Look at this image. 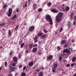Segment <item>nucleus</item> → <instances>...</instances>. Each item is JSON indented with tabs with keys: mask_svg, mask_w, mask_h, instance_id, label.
Returning <instances> with one entry per match:
<instances>
[{
	"mask_svg": "<svg viewBox=\"0 0 76 76\" xmlns=\"http://www.w3.org/2000/svg\"><path fill=\"white\" fill-rule=\"evenodd\" d=\"M63 15V13L61 12H59L58 15L56 16V21L57 22L59 23L61 20V18L62 16Z\"/></svg>",
	"mask_w": 76,
	"mask_h": 76,
	"instance_id": "nucleus-1",
	"label": "nucleus"
},
{
	"mask_svg": "<svg viewBox=\"0 0 76 76\" xmlns=\"http://www.w3.org/2000/svg\"><path fill=\"white\" fill-rule=\"evenodd\" d=\"M45 18L47 20H49V22L50 25H53V20H52V19L51 18L50 16L48 15L46 16Z\"/></svg>",
	"mask_w": 76,
	"mask_h": 76,
	"instance_id": "nucleus-2",
	"label": "nucleus"
},
{
	"mask_svg": "<svg viewBox=\"0 0 76 76\" xmlns=\"http://www.w3.org/2000/svg\"><path fill=\"white\" fill-rule=\"evenodd\" d=\"M8 16L9 17H10V16H11L12 13V9L11 8H10L8 10Z\"/></svg>",
	"mask_w": 76,
	"mask_h": 76,
	"instance_id": "nucleus-3",
	"label": "nucleus"
},
{
	"mask_svg": "<svg viewBox=\"0 0 76 76\" xmlns=\"http://www.w3.org/2000/svg\"><path fill=\"white\" fill-rule=\"evenodd\" d=\"M63 52L64 53H66L67 54H70V51L68 49H65L64 50Z\"/></svg>",
	"mask_w": 76,
	"mask_h": 76,
	"instance_id": "nucleus-4",
	"label": "nucleus"
},
{
	"mask_svg": "<svg viewBox=\"0 0 76 76\" xmlns=\"http://www.w3.org/2000/svg\"><path fill=\"white\" fill-rule=\"evenodd\" d=\"M9 67V69L10 70L12 71V72H13V71H14L16 69V67H12V66H10Z\"/></svg>",
	"mask_w": 76,
	"mask_h": 76,
	"instance_id": "nucleus-5",
	"label": "nucleus"
},
{
	"mask_svg": "<svg viewBox=\"0 0 76 76\" xmlns=\"http://www.w3.org/2000/svg\"><path fill=\"white\" fill-rule=\"evenodd\" d=\"M34 29H35V27L34 26H32L29 28V31H31V32H32V31L34 30Z\"/></svg>",
	"mask_w": 76,
	"mask_h": 76,
	"instance_id": "nucleus-6",
	"label": "nucleus"
},
{
	"mask_svg": "<svg viewBox=\"0 0 76 76\" xmlns=\"http://www.w3.org/2000/svg\"><path fill=\"white\" fill-rule=\"evenodd\" d=\"M13 60L14 62H16L18 61V58L16 57H14L13 58Z\"/></svg>",
	"mask_w": 76,
	"mask_h": 76,
	"instance_id": "nucleus-7",
	"label": "nucleus"
},
{
	"mask_svg": "<svg viewBox=\"0 0 76 76\" xmlns=\"http://www.w3.org/2000/svg\"><path fill=\"white\" fill-rule=\"evenodd\" d=\"M53 55H49L47 57L48 59H50V60L53 58Z\"/></svg>",
	"mask_w": 76,
	"mask_h": 76,
	"instance_id": "nucleus-8",
	"label": "nucleus"
},
{
	"mask_svg": "<svg viewBox=\"0 0 76 76\" xmlns=\"http://www.w3.org/2000/svg\"><path fill=\"white\" fill-rule=\"evenodd\" d=\"M58 66V65H57V64H54L53 65V69H57Z\"/></svg>",
	"mask_w": 76,
	"mask_h": 76,
	"instance_id": "nucleus-9",
	"label": "nucleus"
},
{
	"mask_svg": "<svg viewBox=\"0 0 76 76\" xmlns=\"http://www.w3.org/2000/svg\"><path fill=\"white\" fill-rule=\"evenodd\" d=\"M37 4H34L33 8L34 10H35L36 9V7H37Z\"/></svg>",
	"mask_w": 76,
	"mask_h": 76,
	"instance_id": "nucleus-10",
	"label": "nucleus"
},
{
	"mask_svg": "<svg viewBox=\"0 0 76 76\" xmlns=\"http://www.w3.org/2000/svg\"><path fill=\"white\" fill-rule=\"evenodd\" d=\"M33 53H36L37 51V48H34L32 50Z\"/></svg>",
	"mask_w": 76,
	"mask_h": 76,
	"instance_id": "nucleus-11",
	"label": "nucleus"
},
{
	"mask_svg": "<svg viewBox=\"0 0 76 76\" xmlns=\"http://www.w3.org/2000/svg\"><path fill=\"white\" fill-rule=\"evenodd\" d=\"M42 33L41 32H39L37 34V36L39 37H41V36H42Z\"/></svg>",
	"mask_w": 76,
	"mask_h": 76,
	"instance_id": "nucleus-12",
	"label": "nucleus"
},
{
	"mask_svg": "<svg viewBox=\"0 0 76 76\" xmlns=\"http://www.w3.org/2000/svg\"><path fill=\"white\" fill-rule=\"evenodd\" d=\"M33 64L34 62L33 61H32L28 64V65L29 66H33Z\"/></svg>",
	"mask_w": 76,
	"mask_h": 76,
	"instance_id": "nucleus-13",
	"label": "nucleus"
},
{
	"mask_svg": "<svg viewBox=\"0 0 76 76\" xmlns=\"http://www.w3.org/2000/svg\"><path fill=\"white\" fill-rule=\"evenodd\" d=\"M51 11L52 12H54V13H57V12H58L55 9H53L51 10Z\"/></svg>",
	"mask_w": 76,
	"mask_h": 76,
	"instance_id": "nucleus-14",
	"label": "nucleus"
},
{
	"mask_svg": "<svg viewBox=\"0 0 76 76\" xmlns=\"http://www.w3.org/2000/svg\"><path fill=\"white\" fill-rule=\"evenodd\" d=\"M38 76H42L43 72H40L38 73Z\"/></svg>",
	"mask_w": 76,
	"mask_h": 76,
	"instance_id": "nucleus-15",
	"label": "nucleus"
},
{
	"mask_svg": "<svg viewBox=\"0 0 76 76\" xmlns=\"http://www.w3.org/2000/svg\"><path fill=\"white\" fill-rule=\"evenodd\" d=\"M66 42L65 40H62L61 41V45H62L63 44H65Z\"/></svg>",
	"mask_w": 76,
	"mask_h": 76,
	"instance_id": "nucleus-16",
	"label": "nucleus"
},
{
	"mask_svg": "<svg viewBox=\"0 0 76 76\" xmlns=\"http://www.w3.org/2000/svg\"><path fill=\"white\" fill-rule=\"evenodd\" d=\"M76 57H74V58H73L72 59V61L73 62H74L76 60Z\"/></svg>",
	"mask_w": 76,
	"mask_h": 76,
	"instance_id": "nucleus-17",
	"label": "nucleus"
},
{
	"mask_svg": "<svg viewBox=\"0 0 76 76\" xmlns=\"http://www.w3.org/2000/svg\"><path fill=\"white\" fill-rule=\"evenodd\" d=\"M8 32L9 35H10L12 34V32H11V31L10 30H9Z\"/></svg>",
	"mask_w": 76,
	"mask_h": 76,
	"instance_id": "nucleus-18",
	"label": "nucleus"
},
{
	"mask_svg": "<svg viewBox=\"0 0 76 76\" xmlns=\"http://www.w3.org/2000/svg\"><path fill=\"white\" fill-rule=\"evenodd\" d=\"M65 10L66 11H69V7H66Z\"/></svg>",
	"mask_w": 76,
	"mask_h": 76,
	"instance_id": "nucleus-19",
	"label": "nucleus"
},
{
	"mask_svg": "<svg viewBox=\"0 0 76 76\" xmlns=\"http://www.w3.org/2000/svg\"><path fill=\"white\" fill-rule=\"evenodd\" d=\"M26 76V73L25 72H23L21 75V76Z\"/></svg>",
	"mask_w": 76,
	"mask_h": 76,
	"instance_id": "nucleus-20",
	"label": "nucleus"
},
{
	"mask_svg": "<svg viewBox=\"0 0 76 76\" xmlns=\"http://www.w3.org/2000/svg\"><path fill=\"white\" fill-rule=\"evenodd\" d=\"M45 37H46V34H44V35H42L41 37L42 38H44Z\"/></svg>",
	"mask_w": 76,
	"mask_h": 76,
	"instance_id": "nucleus-21",
	"label": "nucleus"
},
{
	"mask_svg": "<svg viewBox=\"0 0 76 76\" xmlns=\"http://www.w3.org/2000/svg\"><path fill=\"white\" fill-rule=\"evenodd\" d=\"M43 31L45 33H47L48 32V31L45 29H44Z\"/></svg>",
	"mask_w": 76,
	"mask_h": 76,
	"instance_id": "nucleus-22",
	"label": "nucleus"
},
{
	"mask_svg": "<svg viewBox=\"0 0 76 76\" xmlns=\"http://www.w3.org/2000/svg\"><path fill=\"white\" fill-rule=\"evenodd\" d=\"M4 25H5V23H3L0 24V26H4Z\"/></svg>",
	"mask_w": 76,
	"mask_h": 76,
	"instance_id": "nucleus-23",
	"label": "nucleus"
},
{
	"mask_svg": "<svg viewBox=\"0 0 76 76\" xmlns=\"http://www.w3.org/2000/svg\"><path fill=\"white\" fill-rule=\"evenodd\" d=\"M25 6H23V7L24 8L25 7H26L27 6V2L26 1V4L24 5Z\"/></svg>",
	"mask_w": 76,
	"mask_h": 76,
	"instance_id": "nucleus-24",
	"label": "nucleus"
},
{
	"mask_svg": "<svg viewBox=\"0 0 76 76\" xmlns=\"http://www.w3.org/2000/svg\"><path fill=\"white\" fill-rule=\"evenodd\" d=\"M63 30V27H61L59 30V32H61Z\"/></svg>",
	"mask_w": 76,
	"mask_h": 76,
	"instance_id": "nucleus-25",
	"label": "nucleus"
},
{
	"mask_svg": "<svg viewBox=\"0 0 76 76\" xmlns=\"http://www.w3.org/2000/svg\"><path fill=\"white\" fill-rule=\"evenodd\" d=\"M23 45H24V43H23L20 46V48H23Z\"/></svg>",
	"mask_w": 76,
	"mask_h": 76,
	"instance_id": "nucleus-26",
	"label": "nucleus"
},
{
	"mask_svg": "<svg viewBox=\"0 0 76 76\" xmlns=\"http://www.w3.org/2000/svg\"><path fill=\"white\" fill-rule=\"evenodd\" d=\"M32 44H30L29 46V47L30 48H32Z\"/></svg>",
	"mask_w": 76,
	"mask_h": 76,
	"instance_id": "nucleus-27",
	"label": "nucleus"
},
{
	"mask_svg": "<svg viewBox=\"0 0 76 76\" xmlns=\"http://www.w3.org/2000/svg\"><path fill=\"white\" fill-rule=\"evenodd\" d=\"M4 65H5V67H6V66H7V62H4Z\"/></svg>",
	"mask_w": 76,
	"mask_h": 76,
	"instance_id": "nucleus-28",
	"label": "nucleus"
},
{
	"mask_svg": "<svg viewBox=\"0 0 76 76\" xmlns=\"http://www.w3.org/2000/svg\"><path fill=\"white\" fill-rule=\"evenodd\" d=\"M48 6H51V3L50 2H49L48 4Z\"/></svg>",
	"mask_w": 76,
	"mask_h": 76,
	"instance_id": "nucleus-29",
	"label": "nucleus"
},
{
	"mask_svg": "<svg viewBox=\"0 0 76 76\" xmlns=\"http://www.w3.org/2000/svg\"><path fill=\"white\" fill-rule=\"evenodd\" d=\"M16 18V15H15L14 16V17H13V18H12V20H14V19L15 18Z\"/></svg>",
	"mask_w": 76,
	"mask_h": 76,
	"instance_id": "nucleus-30",
	"label": "nucleus"
},
{
	"mask_svg": "<svg viewBox=\"0 0 76 76\" xmlns=\"http://www.w3.org/2000/svg\"><path fill=\"white\" fill-rule=\"evenodd\" d=\"M67 47V44H65L64 46V47L65 48H66V47Z\"/></svg>",
	"mask_w": 76,
	"mask_h": 76,
	"instance_id": "nucleus-31",
	"label": "nucleus"
},
{
	"mask_svg": "<svg viewBox=\"0 0 76 76\" xmlns=\"http://www.w3.org/2000/svg\"><path fill=\"white\" fill-rule=\"evenodd\" d=\"M18 67L19 68H21L22 67V64L19 65L18 66Z\"/></svg>",
	"mask_w": 76,
	"mask_h": 76,
	"instance_id": "nucleus-32",
	"label": "nucleus"
},
{
	"mask_svg": "<svg viewBox=\"0 0 76 76\" xmlns=\"http://www.w3.org/2000/svg\"><path fill=\"white\" fill-rule=\"evenodd\" d=\"M6 7H7V5L5 4V5H4L3 7L4 9H5Z\"/></svg>",
	"mask_w": 76,
	"mask_h": 76,
	"instance_id": "nucleus-33",
	"label": "nucleus"
},
{
	"mask_svg": "<svg viewBox=\"0 0 76 76\" xmlns=\"http://www.w3.org/2000/svg\"><path fill=\"white\" fill-rule=\"evenodd\" d=\"M18 25H17L16 27H15V30H17L18 29Z\"/></svg>",
	"mask_w": 76,
	"mask_h": 76,
	"instance_id": "nucleus-34",
	"label": "nucleus"
},
{
	"mask_svg": "<svg viewBox=\"0 0 76 76\" xmlns=\"http://www.w3.org/2000/svg\"><path fill=\"white\" fill-rule=\"evenodd\" d=\"M57 49L58 50H60L61 48L60 47V46H58L57 48Z\"/></svg>",
	"mask_w": 76,
	"mask_h": 76,
	"instance_id": "nucleus-35",
	"label": "nucleus"
},
{
	"mask_svg": "<svg viewBox=\"0 0 76 76\" xmlns=\"http://www.w3.org/2000/svg\"><path fill=\"white\" fill-rule=\"evenodd\" d=\"M12 66H16V64L15 63H13L12 64Z\"/></svg>",
	"mask_w": 76,
	"mask_h": 76,
	"instance_id": "nucleus-36",
	"label": "nucleus"
},
{
	"mask_svg": "<svg viewBox=\"0 0 76 76\" xmlns=\"http://www.w3.org/2000/svg\"><path fill=\"white\" fill-rule=\"evenodd\" d=\"M75 63L72 64H71V66H72V67H73V66H74V65H75Z\"/></svg>",
	"mask_w": 76,
	"mask_h": 76,
	"instance_id": "nucleus-37",
	"label": "nucleus"
},
{
	"mask_svg": "<svg viewBox=\"0 0 76 76\" xmlns=\"http://www.w3.org/2000/svg\"><path fill=\"white\" fill-rule=\"evenodd\" d=\"M37 36H36V37H35V38H34V40H36V39H37Z\"/></svg>",
	"mask_w": 76,
	"mask_h": 76,
	"instance_id": "nucleus-38",
	"label": "nucleus"
},
{
	"mask_svg": "<svg viewBox=\"0 0 76 76\" xmlns=\"http://www.w3.org/2000/svg\"><path fill=\"white\" fill-rule=\"evenodd\" d=\"M34 47H37V44H36L33 45Z\"/></svg>",
	"mask_w": 76,
	"mask_h": 76,
	"instance_id": "nucleus-39",
	"label": "nucleus"
},
{
	"mask_svg": "<svg viewBox=\"0 0 76 76\" xmlns=\"http://www.w3.org/2000/svg\"><path fill=\"white\" fill-rule=\"evenodd\" d=\"M42 10V9H39L38 10V11L39 12H40V11H41Z\"/></svg>",
	"mask_w": 76,
	"mask_h": 76,
	"instance_id": "nucleus-40",
	"label": "nucleus"
},
{
	"mask_svg": "<svg viewBox=\"0 0 76 76\" xmlns=\"http://www.w3.org/2000/svg\"><path fill=\"white\" fill-rule=\"evenodd\" d=\"M25 69H26V66H25L23 67V71H24V70H25Z\"/></svg>",
	"mask_w": 76,
	"mask_h": 76,
	"instance_id": "nucleus-41",
	"label": "nucleus"
},
{
	"mask_svg": "<svg viewBox=\"0 0 76 76\" xmlns=\"http://www.w3.org/2000/svg\"><path fill=\"white\" fill-rule=\"evenodd\" d=\"M8 76H13V75L12 74H9Z\"/></svg>",
	"mask_w": 76,
	"mask_h": 76,
	"instance_id": "nucleus-42",
	"label": "nucleus"
},
{
	"mask_svg": "<svg viewBox=\"0 0 76 76\" xmlns=\"http://www.w3.org/2000/svg\"><path fill=\"white\" fill-rule=\"evenodd\" d=\"M13 53V52L12 51H11V53H10V55H12Z\"/></svg>",
	"mask_w": 76,
	"mask_h": 76,
	"instance_id": "nucleus-43",
	"label": "nucleus"
},
{
	"mask_svg": "<svg viewBox=\"0 0 76 76\" xmlns=\"http://www.w3.org/2000/svg\"><path fill=\"white\" fill-rule=\"evenodd\" d=\"M62 10L64 12H65V11H66V10H65L64 8H62Z\"/></svg>",
	"mask_w": 76,
	"mask_h": 76,
	"instance_id": "nucleus-44",
	"label": "nucleus"
},
{
	"mask_svg": "<svg viewBox=\"0 0 76 76\" xmlns=\"http://www.w3.org/2000/svg\"><path fill=\"white\" fill-rule=\"evenodd\" d=\"M75 24H76V21H75L73 23V25H75Z\"/></svg>",
	"mask_w": 76,
	"mask_h": 76,
	"instance_id": "nucleus-45",
	"label": "nucleus"
},
{
	"mask_svg": "<svg viewBox=\"0 0 76 76\" xmlns=\"http://www.w3.org/2000/svg\"><path fill=\"white\" fill-rule=\"evenodd\" d=\"M66 66L67 67H69V66H70V64H67L66 65Z\"/></svg>",
	"mask_w": 76,
	"mask_h": 76,
	"instance_id": "nucleus-46",
	"label": "nucleus"
},
{
	"mask_svg": "<svg viewBox=\"0 0 76 76\" xmlns=\"http://www.w3.org/2000/svg\"><path fill=\"white\" fill-rule=\"evenodd\" d=\"M74 19H75V20H76V15H75V17H74Z\"/></svg>",
	"mask_w": 76,
	"mask_h": 76,
	"instance_id": "nucleus-47",
	"label": "nucleus"
},
{
	"mask_svg": "<svg viewBox=\"0 0 76 76\" xmlns=\"http://www.w3.org/2000/svg\"><path fill=\"white\" fill-rule=\"evenodd\" d=\"M28 50H26L25 51L26 53H28Z\"/></svg>",
	"mask_w": 76,
	"mask_h": 76,
	"instance_id": "nucleus-48",
	"label": "nucleus"
},
{
	"mask_svg": "<svg viewBox=\"0 0 76 76\" xmlns=\"http://www.w3.org/2000/svg\"><path fill=\"white\" fill-rule=\"evenodd\" d=\"M38 54L39 55H41V52H39Z\"/></svg>",
	"mask_w": 76,
	"mask_h": 76,
	"instance_id": "nucleus-49",
	"label": "nucleus"
},
{
	"mask_svg": "<svg viewBox=\"0 0 76 76\" xmlns=\"http://www.w3.org/2000/svg\"><path fill=\"white\" fill-rule=\"evenodd\" d=\"M61 56H60V57H59V60H61Z\"/></svg>",
	"mask_w": 76,
	"mask_h": 76,
	"instance_id": "nucleus-50",
	"label": "nucleus"
},
{
	"mask_svg": "<svg viewBox=\"0 0 76 76\" xmlns=\"http://www.w3.org/2000/svg\"><path fill=\"white\" fill-rule=\"evenodd\" d=\"M69 50H71V51H73V49H72V48H69Z\"/></svg>",
	"mask_w": 76,
	"mask_h": 76,
	"instance_id": "nucleus-51",
	"label": "nucleus"
},
{
	"mask_svg": "<svg viewBox=\"0 0 76 76\" xmlns=\"http://www.w3.org/2000/svg\"><path fill=\"white\" fill-rule=\"evenodd\" d=\"M52 70H53V72H55V71L54 69H53Z\"/></svg>",
	"mask_w": 76,
	"mask_h": 76,
	"instance_id": "nucleus-52",
	"label": "nucleus"
},
{
	"mask_svg": "<svg viewBox=\"0 0 76 76\" xmlns=\"http://www.w3.org/2000/svg\"><path fill=\"white\" fill-rule=\"evenodd\" d=\"M16 12H19V9H17V10H16Z\"/></svg>",
	"mask_w": 76,
	"mask_h": 76,
	"instance_id": "nucleus-53",
	"label": "nucleus"
},
{
	"mask_svg": "<svg viewBox=\"0 0 76 76\" xmlns=\"http://www.w3.org/2000/svg\"><path fill=\"white\" fill-rule=\"evenodd\" d=\"M72 42H75V40H72Z\"/></svg>",
	"mask_w": 76,
	"mask_h": 76,
	"instance_id": "nucleus-54",
	"label": "nucleus"
},
{
	"mask_svg": "<svg viewBox=\"0 0 76 76\" xmlns=\"http://www.w3.org/2000/svg\"><path fill=\"white\" fill-rule=\"evenodd\" d=\"M64 4H63L62 5V7H64Z\"/></svg>",
	"mask_w": 76,
	"mask_h": 76,
	"instance_id": "nucleus-55",
	"label": "nucleus"
},
{
	"mask_svg": "<svg viewBox=\"0 0 76 76\" xmlns=\"http://www.w3.org/2000/svg\"><path fill=\"white\" fill-rule=\"evenodd\" d=\"M34 41H35V42H37V40H35Z\"/></svg>",
	"mask_w": 76,
	"mask_h": 76,
	"instance_id": "nucleus-56",
	"label": "nucleus"
},
{
	"mask_svg": "<svg viewBox=\"0 0 76 76\" xmlns=\"http://www.w3.org/2000/svg\"><path fill=\"white\" fill-rule=\"evenodd\" d=\"M37 72H39V70L38 69H37Z\"/></svg>",
	"mask_w": 76,
	"mask_h": 76,
	"instance_id": "nucleus-57",
	"label": "nucleus"
},
{
	"mask_svg": "<svg viewBox=\"0 0 76 76\" xmlns=\"http://www.w3.org/2000/svg\"><path fill=\"white\" fill-rule=\"evenodd\" d=\"M3 47H2V46H0V48H2Z\"/></svg>",
	"mask_w": 76,
	"mask_h": 76,
	"instance_id": "nucleus-58",
	"label": "nucleus"
},
{
	"mask_svg": "<svg viewBox=\"0 0 76 76\" xmlns=\"http://www.w3.org/2000/svg\"><path fill=\"white\" fill-rule=\"evenodd\" d=\"M20 57H21V56H19V58H20Z\"/></svg>",
	"mask_w": 76,
	"mask_h": 76,
	"instance_id": "nucleus-59",
	"label": "nucleus"
},
{
	"mask_svg": "<svg viewBox=\"0 0 76 76\" xmlns=\"http://www.w3.org/2000/svg\"><path fill=\"white\" fill-rule=\"evenodd\" d=\"M74 76H76V73L74 75Z\"/></svg>",
	"mask_w": 76,
	"mask_h": 76,
	"instance_id": "nucleus-60",
	"label": "nucleus"
},
{
	"mask_svg": "<svg viewBox=\"0 0 76 76\" xmlns=\"http://www.w3.org/2000/svg\"><path fill=\"white\" fill-rule=\"evenodd\" d=\"M1 70V68L0 67V70Z\"/></svg>",
	"mask_w": 76,
	"mask_h": 76,
	"instance_id": "nucleus-61",
	"label": "nucleus"
},
{
	"mask_svg": "<svg viewBox=\"0 0 76 76\" xmlns=\"http://www.w3.org/2000/svg\"><path fill=\"white\" fill-rule=\"evenodd\" d=\"M28 1H31V0H28Z\"/></svg>",
	"mask_w": 76,
	"mask_h": 76,
	"instance_id": "nucleus-62",
	"label": "nucleus"
},
{
	"mask_svg": "<svg viewBox=\"0 0 76 76\" xmlns=\"http://www.w3.org/2000/svg\"><path fill=\"white\" fill-rule=\"evenodd\" d=\"M9 73H12V72L10 71V72Z\"/></svg>",
	"mask_w": 76,
	"mask_h": 76,
	"instance_id": "nucleus-63",
	"label": "nucleus"
},
{
	"mask_svg": "<svg viewBox=\"0 0 76 76\" xmlns=\"http://www.w3.org/2000/svg\"><path fill=\"white\" fill-rule=\"evenodd\" d=\"M67 0V1H68V0Z\"/></svg>",
	"mask_w": 76,
	"mask_h": 76,
	"instance_id": "nucleus-64",
	"label": "nucleus"
}]
</instances>
